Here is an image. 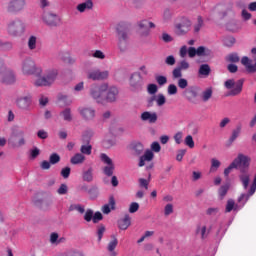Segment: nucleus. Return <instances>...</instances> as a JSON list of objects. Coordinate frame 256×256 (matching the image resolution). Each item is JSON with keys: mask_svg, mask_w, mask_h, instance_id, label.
<instances>
[{"mask_svg": "<svg viewBox=\"0 0 256 256\" xmlns=\"http://www.w3.org/2000/svg\"><path fill=\"white\" fill-rule=\"evenodd\" d=\"M101 220H103V214H101V212H96L95 214H93L92 222L94 224L99 223V221Z\"/></svg>", "mask_w": 256, "mask_h": 256, "instance_id": "nucleus-62", "label": "nucleus"}, {"mask_svg": "<svg viewBox=\"0 0 256 256\" xmlns=\"http://www.w3.org/2000/svg\"><path fill=\"white\" fill-rule=\"evenodd\" d=\"M49 162H50L51 165H56L57 163L61 162V157L59 156V154L53 153L49 157Z\"/></svg>", "mask_w": 256, "mask_h": 256, "instance_id": "nucleus-40", "label": "nucleus"}, {"mask_svg": "<svg viewBox=\"0 0 256 256\" xmlns=\"http://www.w3.org/2000/svg\"><path fill=\"white\" fill-rule=\"evenodd\" d=\"M26 6V0H10L7 5L8 13H19L23 11Z\"/></svg>", "mask_w": 256, "mask_h": 256, "instance_id": "nucleus-10", "label": "nucleus"}, {"mask_svg": "<svg viewBox=\"0 0 256 256\" xmlns=\"http://www.w3.org/2000/svg\"><path fill=\"white\" fill-rule=\"evenodd\" d=\"M87 78L92 80V81H103L109 78V70H101L96 69V70H89L87 73Z\"/></svg>", "mask_w": 256, "mask_h": 256, "instance_id": "nucleus-11", "label": "nucleus"}, {"mask_svg": "<svg viewBox=\"0 0 256 256\" xmlns=\"http://www.w3.org/2000/svg\"><path fill=\"white\" fill-rule=\"evenodd\" d=\"M177 85L180 89L184 90L188 87V81L186 80V78H179Z\"/></svg>", "mask_w": 256, "mask_h": 256, "instance_id": "nucleus-49", "label": "nucleus"}, {"mask_svg": "<svg viewBox=\"0 0 256 256\" xmlns=\"http://www.w3.org/2000/svg\"><path fill=\"white\" fill-rule=\"evenodd\" d=\"M100 160L106 164L103 169V173L108 177L113 176V173L115 172V164H113V160L109 158V156H107L105 153L100 155Z\"/></svg>", "mask_w": 256, "mask_h": 256, "instance_id": "nucleus-9", "label": "nucleus"}, {"mask_svg": "<svg viewBox=\"0 0 256 256\" xmlns=\"http://www.w3.org/2000/svg\"><path fill=\"white\" fill-rule=\"evenodd\" d=\"M185 145L188 146L189 148H194L195 146V143L193 141V138L191 135H188L186 138H185Z\"/></svg>", "mask_w": 256, "mask_h": 256, "instance_id": "nucleus-60", "label": "nucleus"}, {"mask_svg": "<svg viewBox=\"0 0 256 256\" xmlns=\"http://www.w3.org/2000/svg\"><path fill=\"white\" fill-rule=\"evenodd\" d=\"M157 91H158V88H157L156 84H148V86H147V92H148L150 95L156 94Z\"/></svg>", "mask_w": 256, "mask_h": 256, "instance_id": "nucleus-55", "label": "nucleus"}, {"mask_svg": "<svg viewBox=\"0 0 256 256\" xmlns=\"http://www.w3.org/2000/svg\"><path fill=\"white\" fill-rule=\"evenodd\" d=\"M191 22L190 20H184L175 26V33L178 36L186 35L190 31Z\"/></svg>", "mask_w": 256, "mask_h": 256, "instance_id": "nucleus-19", "label": "nucleus"}, {"mask_svg": "<svg viewBox=\"0 0 256 256\" xmlns=\"http://www.w3.org/2000/svg\"><path fill=\"white\" fill-rule=\"evenodd\" d=\"M155 80L159 86H163L167 83L166 76H155Z\"/></svg>", "mask_w": 256, "mask_h": 256, "instance_id": "nucleus-58", "label": "nucleus"}, {"mask_svg": "<svg viewBox=\"0 0 256 256\" xmlns=\"http://www.w3.org/2000/svg\"><path fill=\"white\" fill-rule=\"evenodd\" d=\"M69 211H78L80 214L85 213V207L80 204L70 205Z\"/></svg>", "mask_w": 256, "mask_h": 256, "instance_id": "nucleus-39", "label": "nucleus"}, {"mask_svg": "<svg viewBox=\"0 0 256 256\" xmlns=\"http://www.w3.org/2000/svg\"><path fill=\"white\" fill-rule=\"evenodd\" d=\"M154 158V154L152 151L150 150H147L144 155H142L140 158H139V163H138V166L139 167H143L145 166L146 162H151Z\"/></svg>", "mask_w": 256, "mask_h": 256, "instance_id": "nucleus-22", "label": "nucleus"}, {"mask_svg": "<svg viewBox=\"0 0 256 256\" xmlns=\"http://www.w3.org/2000/svg\"><path fill=\"white\" fill-rule=\"evenodd\" d=\"M52 4L49 0H40V8L47 13V11L51 8Z\"/></svg>", "mask_w": 256, "mask_h": 256, "instance_id": "nucleus-38", "label": "nucleus"}, {"mask_svg": "<svg viewBox=\"0 0 256 256\" xmlns=\"http://www.w3.org/2000/svg\"><path fill=\"white\" fill-rule=\"evenodd\" d=\"M202 27H203V20H202L201 16H198L197 24H195V26H194V32L198 33Z\"/></svg>", "mask_w": 256, "mask_h": 256, "instance_id": "nucleus-53", "label": "nucleus"}, {"mask_svg": "<svg viewBox=\"0 0 256 256\" xmlns=\"http://www.w3.org/2000/svg\"><path fill=\"white\" fill-rule=\"evenodd\" d=\"M28 48L33 51L37 48V38L36 36H30L28 39Z\"/></svg>", "mask_w": 256, "mask_h": 256, "instance_id": "nucleus-36", "label": "nucleus"}, {"mask_svg": "<svg viewBox=\"0 0 256 256\" xmlns=\"http://www.w3.org/2000/svg\"><path fill=\"white\" fill-rule=\"evenodd\" d=\"M212 95H213L212 88H206V90L203 91L201 94V99L203 102H208L212 98Z\"/></svg>", "mask_w": 256, "mask_h": 256, "instance_id": "nucleus-30", "label": "nucleus"}, {"mask_svg": "<svg viewBox=\"0 0 256 256\" xmlns=\"http://www.w3.org/2000/svg\"><path fill=\"white\" fill-rule=\"evenodd\" d=\"M107 96L106 100L108 102H115L117 100V96L119 95V90L115 86H111L110 88H107Z\"/></svg>", "mask_w": 256, "mask_h": 256, "instance_id": "nucleus-23", "label": "nucleus"}, {"mask_svg": "<svg viewBox=\"0 0 256 256\" xmlns=\"http://www.w3.org/2000/svg\"><path fill=\"white\" fill-rule=\"evenodd\" d=\"M78 112L85 121H93L97 113L93 107H81Z\"/></svg>", "mask_w": 256, "mask_h": 256, "instance_id": "nucleus-16", "label": "nucleus"}, {"mask_svg": "<svg viewBox=\"0 0 256 256\" xmlns=\"http://www.w3.org/2000/svg\"><path fill=\"white\" fill-rule=\"evenodd\" d=\"M60 175L64 178L67 179L71 175V168L65 167L61 170Z\"/></svg>", "mask_w": 256, "mask_h": 256, "instance_id": "nucleus-57", "label": "nucleus"}, {"mask_svg": "<svg viewBox=\"0 0 256 256\" xmlns=\"http://www.w3.org/2000/svg\"><path fill=\"white\" fill-rule=\"evenodd\" d=\"M58 58L64 63L73 64L75 63V59L71 58L67 52H59Z\"/></svg>", "mask_w": 256, "mask_h": 256, "instance_id": "nucleus-29", "label": "nucleus"}, {"mask_svg": "<svg viewBox=\"0 0 256 256\" xmlns=\"http://www.w3.org/2000/svg\"><path fill=\"white\" fill-rule=\"evenodd\" d=\"M211 73V68L209 66V64H201L199 70H198V74L201 77H208Z\"/></svg>", "mask_w": 256, "mask_h": 256, "instance_id": "nucleus-28", "label": "nucleus"}, {"mask_svg": "<svg viewBox=\"0 0 256 256\" xmlns=\"http://www.w3.org/2000/svg\"><path fill=\"white\" fill-rule=\"evenodd\" d=\"M129 150L133 156H140L144 152V146L139 142H134L129 145Z\"/></svg>", "mask_w": 256, "mask_h": 256, "instance_id": "nucleus-20", "label": "nucleus"}, {"mask_svg": "<svg viewBox=\"0 0 256 256\" xmlns=\"http://www.w3.org/2000/svg\"><path fill=\"white\" fill-rule=\"evenodd\" d=\"M70 162L73 165L82 164L85 162V156H83V154L78 153L71 158Z\"/></svg>", "mask_w": 256, "mask_h": 256, "instance_id": "nucleus-31", "label": "nucleus"}, {"mask_svg": "<svg viewBox=\"0 0 256 256\" xmlns=\"http://www.w3.org/2000/svg\"><path fill=\"white\" fill-rule=\"evenodd\" d=\"M223 43L226 47H232L235 44V38L233 36H227L224 38Z\"/></svg>", "mask_w": 256, "mask_h": 256, "instance_id": "nucleus-47", "label": "nucleus"}, {"mask_svg": "<svg viewBox=\"0 0 256 256\" xmlns=\"http://www.w3.org/2000/svg\"><path fill=\"white\" fill-rule=\"evenodd\" d=\"M60 116L63 118L66 122L73 121V116L71 115V109L67 108L64 111L60 113Z\"/></svg>", "mask_w": 256, "mask_h": 256, "instance_id": "nucleus-33", "label": "nucleus"}, {"mask_svg": "<svg viewBox=\"0 0 256 256\" xmlns=\"http://www.w3.org/2000/svg\"><path fill=\"white\" fill-rule=\"evenodd\" d=\"M57 77H59L57 68H46L42 76L35 80L34 85L36 87H51L57 81Z\"/></svg>", "mask_w": 256, "mask_h": 256, "instance_id": "nucleus-1", "label": "nucleus"}, {"mask_svg": "<svg viewBox=\"0 0 256 256\" xmlns=\"http://www.w3.org/2000/svg\"><path fill=\"white\" fill-rule=\"evenodd\" d=\"M0 74L2 75V83L7 85L15 83L16 76L14 72L6 68L3 60H0Z\"/></svg>", "mask_w": 256, "mask_h": 256, "instance_id": "nucleus-8", "label": "nucleus"}, {"mask_svg": "<svg viewBox=\"0 0 256 256\" xmlns=\"http://www.w3.org/2000/svg\"><path fill=\"white\" fill-rule=\"evenodd\" d=\"M229 190V185H224V186H221L219 191H218V194H219V197L221 200L224 199V197L226 196L227 192Z\"/></svg>", "mask_w": 256, "mask_h": 256, "instance_id": "nucleus-43", "label": "nucleus"}, {"mask_svg": "<svg viewBox=\"0 0 256 256\" xmlns=\"http://www.w3.org/2000/svg\"><path fill=\"white\" fill-rule=\"evenodd\" d=\"M234 207H235V202H234V200L229 199V200L227 201V205H226L225 212H226V213H230V212L234 209Z\"/></svg>", "mask_w": 256, "mask_h": 256, "instance_id": "nucleus-54", "label": "nucleus"}, {"mask_svg": "<svg viewBox=\"0 0 256 256\" xmlns=\"http://www.w3.org/2000/svg\"><path fill=\"white\" fill-rule=\"evenodd\" d=\"M143 85V80L141 74L139 72H134L130 76V86L133 91L140 90Z\"/></svg>", "mask_w": 256, "mask_h": 256, "instance_id": "nucleus-17", "label": "nucleus"}, {"mask_svg": "<svg viewBox=\"0 0 256 256\" xmlns=\"http://www.w3.org/2000/svg\"><path fill=\"white\" fill-rule=\"evenodd\" d=\"M206 230H207V228H206V226H200V225H198L197 226V229H196V234H201V238L202 239H205L206 238Z\"/></svg>", "mask_w": 256, "mask_h": 256, "instance_id": "nucleus-50", "label": "nucleus"}, {"mask_svg": "<svg viewBox=\"0 0 256 256\" xmlns=\"http://www.w3.org/2000/svg\"><path fill=\"white\" fill-rule=\"evenodd\" d=\"M177 67L181 71H186L189 69L190 65H189V62H187V60H181V62H179V65Z\"/></svg>", "mask_w": 256, "mask_h": 256, "instance_id": "nucleus-52", "label": "nucleus"}, {"mask_svg": "<svg viewBox=\"0 0 256 256\" xmlns=\"http://www.w3.org/2000/svg\"><path fill=\"white\" fill-rule=\"evenodd\" d=\"M251 159L243 154H239L238 157L224 170L225 177H228L233 169L239 168L241 173H245L248 170Z\"/></svg>", "mask_w": 256, "mask_h": 256, "instance_id": "nucleus-2", "label": "nucleus"}, {"mask_svg": "<svg viewBox=\"0 0 256 256\" xmlns=\"http://www.w3.org/2000/svg\"><path fill=\"white\" fill-rule=\"evenodd\" d=\"M243 84H244L243 78H241L240 80H237L236 82L233 79L226 80L224 86L226 89L230 90V92L227 94V96L234 97V96H238L239 94H241V92L243 90Z\"/></svg>", "mask_w": 256, "mask_h": 256, "instance_id": "nucleus-5", "label": "nucleus"}, {"mask_svg": "<svg viewBox=\"0 0 256 256\" xmlns=\"http://www.w3.org/2000/svg\"><path fill=\"white\" fill-rule=\"evenodd\" d=\"M93 214H94L93 210L87 209L84 215V220L86 222H91V220L93 221Z\"/></svg>", "mask_w": 256, "mask_h": 256, "instance_id": "nucleus-51", "label": "nucleus"}, {"mask_svg": "<svg viewBox=\"0 0 256 256\" xmlns=\"http://www.w3.org/2000/svg\"><path fill=\"white\" fill-rule=\"evenodd\" d=\"M109 89L108 84H101L100 86H92L90 89V96L97 102L103 104L105 98L103 94Z\"/></svg>", "mask_w": 256, "mask_h": 256, "instance_id": "nucleus-7", "label": "nucleus"}, {"mask_svg": "<svg viewBox=\"0 0 256 256\" xmlns=\"http://www.w3.org/2000/svg\"><path fill=\"white\" fill-rule=\"evenodd\" d=\"M220 165H221V163L218 160L212 159L211 160V169H210V171L211 172L217 171V169L220 167Z\"/></svg>", "mask_w": 256, "mask_h": 256, "instance_id": "nucleus-56", "label": "nucleus"}, {"mask_svg": "<svg viewBox=\"0 0 256 256\" xmlns=\"http://www.w3.org/2000/svg\"><path fill=\"white\" fill-rule=\"evenodd\" d=\"M143 122H148L149 124H155L157 122L158 116L155 112H143L140 116Z\"/></svg>", "mask_w": 256, "mask_h": 256, "instance_id": "nucleus-21", "label": "nucleus"}, {"mask_svg": "<svg viewBox=\"0 0 256 256\" xmlns=\"http://www.w3.org/2000/svg\"><path fill=\"white\" fill-rule=\"evenodd\" d=\"M22 72L25 75H33L38 72L37 66L32 58H26L22 64Z\"/></svg>", "mask_w": 256, "mask_h": 256, "instance_id": "nucleus-14", "label": "nucleus"}, {"mask_svg": "<svg viewBox=\"0 0 256 256\" xmlns=\"http://www.w3.org/2000/svg\"><path fill=\"white\" fill-rule=\"evenodd\" d=\"M112 238L113 240L109 242L107 247V250L109 252H113L115 248H117V245L119 244V240L117 239V237L113 236Z\"/></svg>", "mask_w": 256, "mask_h": 256, "instance_id": "nucleus-35", "label": "nucleus"}, {"mask_svg": "<svg viewBox=\"0 0 256 256\" xmlns=\"http://www.w3.org/2000/svg\"><path fill=\"white\" fill-rule=\"evenodd\" d=\"M138 26L140 29H146L147 27L154 29L155 24L153 22H148V20H141L138 22Z\"/></svg>", "mask_w": 256, "mask_h": 256, "instance_id": "nucleus-34", "label": "nucleus"}, {"mask_svg": "<svg viewBox=\"0 0 256 256\" xmlns=\"http://www.w3.org/2000/svg\"><path fill=\"white\" fill-rule=\"evenodd\" d=\"M251 53L254 55V64L252 63V60H249L248 56H243L241 63L245 66L248 73H255L256 72V48H252Z\"/></svg>", "mask_w": 256, "mask_h": 256, "instance_id": "nucleus-13", "label": "nucleus"}, {"mask_svg": "<svg viewBox=\"0 0 256 256\" xmlns=\"http://www.w3.org/2000/svg\"><path fill=\"white\" fill-rule=\"evenodd\" d=\"M76 9L80 13H85L86 10L93 9V0H86L82 3H79Z\"/></svg>", "mask_w": 256, "mask_h": 256, "instance_id": "nucleus-24", "label": "nucleus"}, {"mask_svg": "<svg viewBox=\"0 0 256 256\" xmlns=\"http://www.w3.org/2000/svg\"><path fill=\"white\" fill-rule=\"evenodd\" d=\"M103 234H105V226L100 225L97 229V236L99 242H101V239H103Z\"/></svg>", "mask_w": 256, "mask_h": 256, "instance_id": "nucleus-59", "label": "nucleus"}, {"mask_svg": "<svg viewBox=\"0 0 256 256\" xmlns=\"http://www.w3.org/2000/svg\"><path fill=\"white\" fill-rule=\"evenodd\" d=\"M43 21L51 27H57L61 24V18H58L57 14L52 12H43Z\"/></svg>", "mask_w": 256, "mask_h": 256, "instance_id": "nucleus-15", "label": "nucleus"}, {"mask_svg": "<svg viewBox=\"0 0 256 256\" xmlns=\"http://www.w3.org/2000/svg\"><path fill=\"white\" fill-rule=\"evenodd\" d=\"M26 31V24L22 20H11L7 26V32L14 37L21 36Z\"/></svg>", "mask_w": 256, "mask_h": 256, "instance_id": "nucleus-6", "label": "nucleus"}, {"mask_svg": "<svg viewBox=\"0 0 256 256\" xmlns=\"http://www.w3.org/2000/svg\"><path fill=\"white\" fill-rule=\"evenodd\" d=\"M240 180L243 184L244 189H247L249 185V180H250L249 175L246 174V172L243 173V175L240 176Z\"/></svg>", "mask_w": 256, "mask_h": 256, "instance_id": "nucleus-44", "label": "nucleus"}, {"mask_svg": "<svg viewBox=\"0 0 256 256\" xmlns=\"http://www.w3.org/2000/svg\"><path fill=\"white\" fill-rule=\"evenodd\" d=\"M16 105L19 109L29 110L32 105V96L27 94L17 99Z\"/></svg>", "mask_w": 256, "mask_h": 256, "instance_id": "nucleus-18", "label": "nucleus"}, {"mask_svg": "<svg viewBox=\"0 0 256 256\" xmlns=\"http://www.w3.org/2000/svg\"><path fill=\"white\" fill-rule=\"evenodd\" d=\"M241 130L242 127L241 126H237L233 131H232V135L229 138V143L232 144L241 134Z\"/></svg>", "mask_w": 256, "mask_h": 256, "instance_id": "nucleus-32", "label": "nucleus"}, {"mask_svg": "<svg viewBox=\"0 0 256 256\" xmlns=\"http://www.w3.org/2000/svg\"><path fill=\"white\" fill-rule=\"evenodd\" d=\"M129 226H131V217H129V215H125L123 219L118 221V227L121 230H127Z\"/></svg>", "mask_w": 256, "mask_h": 256, "instance_id": "nucleus-27", "label": "nucleus"}, {"mask_svg": "<svg viewBox=\"0 0 256 256\" xmlns=\"http://www.w3.org/2000/svg\"><path fill=\"white\" fill-rule=\"evenodd\" d=\"M198 92H199L198 86H190L189 88H186V90L183 92V95L188 102L192 104H197Z\"/></svg>", "mask_w": 256, "mask_h": 256, "instance_id": "nucleus-12", "label": "nucleus"}, {"mask_svg": "<svg viewBox=\"0 0 256 256\" xmlns=\"http://www.w3.org/2000/svg\"><path fill=\"white\" fill-rule=\"evenodd\" d=\"M115 204H116V202H115V197H113V196H110L109 197V201H108V204H105L103 207H102V212L104 213V214H109V213H111V210H115Z\"/></svg>", "mask_w": 256, "mask_h": 256, "instance_id": "nucleus-25", "label": "nucleus"}, {"mask_svg": "<svg viewBox=\"0 0 256 256\" xmlns=\"http://www.w3.org/2000/svg\"><path fill=\"white\" fill-rule=\"evenodd\" d=\"M116 31L119 49L121 51L127 50V42L129 41V30L127 29V24H125V22H121L118 24Z\"/></svg>", "mask_w": 256, "mask_h": 256, "instance_id": "nucleus-3", "label": "nucleus"}, {"mask_svg": "<svg viewBox=\"0 0 256 256\" xmlns=\"http://www.w3.org/2000/svg\"><path fill=\"white\" fill-rule=\"evenodd\" d=\"M172 77L173 79H181L182 78V70L176 66L174 70H172Z\"/></svg>", "mask_w": 256, "mask_h": 256, "instance_id": "nucleus-48", "label": "nucleus"}, {"mask_svg": "<svg viewBox=\"0 0 256 256\" xmlns=\"http://www.w3.org/2000/svg\"><path fill=\"white\" fill-rule=\"evenodd\" d=\"M256 192V174H255V178L253 180V183L250 187V190H249V193L246 195V194H242L238 201L239 202H242L244 199L246 200V202L248 201L249 197L252 196L254 193Z\"/></svg>", "mask_w": 256, "mask_h": 256, "instance_id": "nucleus-26", "label": "nucleus"}, {"mask_svg": "<svg viewBox=\"0 0 256 256\" xmlns=\"http://www.w3.org/2000/svg\"><path fill=\"white\" fill-rule=\"evenodd\" d=\"M206 51H207V52H206ZM209 52H210V50H206L205 46H199V47L196 49V54H197V56H199V57L207 56V55H209Z\"/></svg>", "mask_w": 256, "mask_h": 256, "instance_id": "nucleus-41", "label": "nucleus"}, {"mask_svg": "<svg viewBox=\"0 0 256 256\" xmlns=\"http://www.w3.org/2000/svg\"><path fill=\"white\" fill-rule=\"evenodd\" d=\"M226 61L230 62V63H238L240 61V58H239L238 54H235V53L228 54Z\"/></svg>", "mask_w": 256, "mask_h": 256, "instance_id": "nucleus-42", "label": "nucleus"}, {"mask_svg": "<svg viewBox=\"0 0 256 256\" xmlns=\"http://www.w3.org/2000/svg\"><path fill=\"white\" fill-rule=\"evenodd\" d=\"M93 147L91 145H83L81 146L80 152L84 155H91Z\"/></svg>", "mask_w": 256, "mask_h": 256, "instance_id": "nucleus-46", "label": "nucleus"}, {"mask_svg": "<svg viewBox=\"0 0 256 256\" xmlns=\"http://www.w3.org/2000/svg\"><path fill=\"white\" fill-rule=\"evenodd\" d=\"M166 103V98L163 94H158L156 96V104L158 107H162Z\"/></svg>", "mask_w": 256, "mask_h": 256, "instance_id": "nucleus-45", "label": "nucleus"}, {"mask_svg": "<svg viewBox=\"0 0 256 256\" xmlns=\"http://www.w3.org/2000/svg\"><path fill=\"white\" fill-rule=\"evenodd\" d=\"M176 63V60L174 58V56H167V58H165V64L168 66H174Z\"/></svg>", "mask_w": 256, "mask_h": 256, "instance_id": "nucleus-63", "label": "nucleus"}, {"mask_svg": "<svg viewBox=\"0 0 256 256\" xmlns=\"http://www.w3.org/2000/svg\"><path fill=\"white\" fill-rule=\"evenodd\" d=\"M26 143L25 131L22 129H15L8 139V144L13 148L23 147Z\"/></svg>", "mask_w": 256, "mask_h": 256, "instance_id": "nucleus-4", "label": "nucleus"}, {"mask_svg": "<svg viewBox=\"0 0 256 256\" xmlns=\"http://www.w3.org/2000/svg\"><path fill=\"white\" fill-rule=\"evenodd\" d=\"M177 86H175V84H169L168 88H167V92L169 95H176L177 94Z\"/></svg>", "mask_w": 256, "mask_h": 256, "instance_id": "nucleus-61", "label": "nucleus"}, {"mask_svg": "<svg viewBox=\"0 0 256 256\" xmlns=\"http://www.w3.org/2000/svg\"><path fill=\"white\" fill-rule=\"evenodd\" d=\"M138 209H139V204L136 202H133L130 204L129 212L133 214V213L137 212Z\"/></svg>", "mask_w": 256, "mask_h": 256, "instance_id": "nucleus-64", "label": "nucleus"}, {"mask_svg": "<svg viewBox=\"0 0 256 256\" xmlns=\"http://www.w3.org/2000/svg\"><path fill=\"white\" fill-rule=\"evenodd\" d=\"M83 180L86 182L93 181V169L92 168L88 169L87 171H85L83 173Z\"/></svg>", "mask_w": 256, "mask_h": 256, "instance_id": "nucleus-37", "label": "nucleus"}]
</instances>
